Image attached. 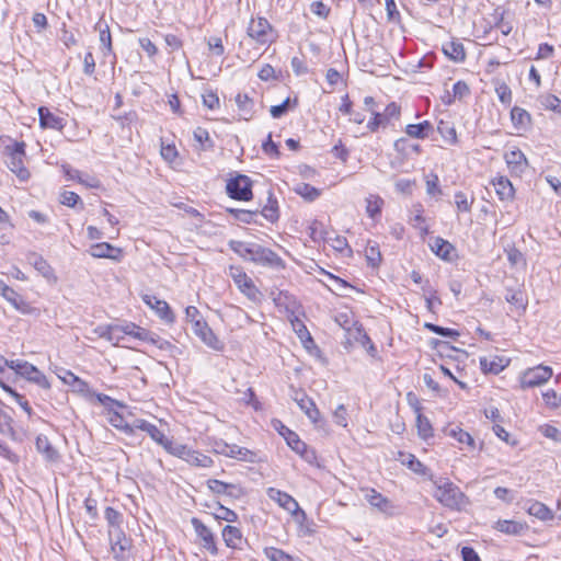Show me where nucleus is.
<instances>
[{"instance_id":"nucleus-1","label":"nucleus","mask_w":561,"mask_h":561,"mask_svg":"<svg viewBox=\"0 0 561 561\" xmlns=\"http://www.w3.org/2000/svg\"><path fill=\"white\" fill-rule=\"evenodd\" d=\"M228 245L236 254L244 260H250L265 266L284 267V261L277 253L257 243L230 240Z\"/></svg>"},{"instance_id":"nucleus-2","label":"nucleus","mask_w":561,"mask_h":561,"mask_svg":"<svg viewBox=\"0 0 561 561\" xmlns=\"http://www.w3.org/2000/svg\"><path fill=\"white\" fill-rule=\"evenodd\" d=\"M434 497L450 510L459 511L468 504V497L465 493L450 481H444L442 484H437Z\"/></svg>"},{"instance_id":"nucleus-3","label":"nucleus","mask_w":561,"mask_h":561,"mask_svg":"<svg viewBox=\"0 0 561 561\" xmlns=\"http://www.w3.org/2000/svg\"><path fill=\"white\" fill-rule=\"evenodd\" d=\"M25 147L24 141H15L13 145L5 147V152L9 156L7 165L21 181H27L31 175L24 167Z\"/></svg>"},{"instance_id":"nucleus-4","label":"nucleus","mask_w":561,"mask_h":561,"mask_svg":"<svg viewBox=\"0 0 561 561\" xmlns=\"http://www.w3.org/2000/svg\"><path fill=\"white\" fill-rule=\"evenodd\" d=\"M247 33L260 45L272 44L276 38L273 26L265 18L252 19L248 25Z\"/></svg>"},{"instance_id":"nucleus-5","label":"nucleus","mask_w":561,"mask_h":561,"mask_svg":"<svg viewBox=\"0 0 561 561\" xmlns=\"http://www.w3.org/2000/svg\"><path fill=\"white\" fill-rule=\"evenodd\" d=\"M227 194L230 198L236 201L248 202L253 197L252 181L249 176L238 174L230 179L226 185Z\"/></svg>"},{"instance_id":"nucleus-6","label":"nucleus","mask_w":561,"mask_h":561,"mask_svg":"<svg viewBox=\"0 0 561 561\" xmlns=\"http://www.w3.org/2000/svg\"><path fill=\"white\" fill-rule=\"evenodd\" d=\"M11 369L43 389L50 388V382L47 377L37 367L26 360H11Z\"/></svg>"},{"instance_id":"nucleus-7","label":"nucleus","mask_w":561,"mask_h":561,"mask_svg":"<svg viewBox=\"0 0 561 561\" xmlns=\"http://www.w3.org/2000/svg\"><path fill=\"white\" fill-rule=\"evenodd\" d=\"M13 419L0 408V433L9 435L12 439H15V430L13 428ZM0 456L9 460L12 463L20 461L19 456L13 453L7 444L0 439Z\"/></svg>"},{"instance_id":"nucleus-8","label":"nucleus","mask_w":561,"mask_h":561,"mask_svg":"<svg viewBox=\"0 0 561 561\" xmlns=\"http://www.w3.org/2000/svg\"><path fill=\"white\" fill-rule=\"evenodd\" d=\"M373 118L367 123V128L375 133L379 127H387L392 118L398 119L401 113L400 106L391 102L388 104L382 113L370 110Z\"/></svg>"},{"instance_id":"nucleus-9","label":"nucleus","mask_w":561,"mask_h":561,"mask_svg":"<svg viewBox=\"0 0 561 561\" xmlns=\"http://www.w3.org/2000/svg\"><path fill=\"white\" fill-rule=\"evenodd\" d=\"M362 492L364 493L365 500L373 508L389 517L396 514V505L375 489L362 488Z\"/></svg>"},{"instance_id":"nucleus-10","label":"nucleus","mask_w":561,"mask_h":561,"mask_svg":"<svg viewBox=\"0 0 561 561\" xmlns=\"http://www.w3.org/2000/svg\"><path fill=\"white\" fill-rule=\"evenodd\" d=\"M551 376L552 369L548 366L539 365L534 368H529L523 374L520 378L522 388L525 389L539 387L547 382Z\"/></svg>"},{"instance_id":"nucleus-11","label":"nucleus","mask_w":561,"mask_h":561,"mask_svg":"<svg viewBox=\"0 0 561 561\" xmlns=\"http://www.w3.org/2000/svg\"><path fill=\"white\" fill-rule=\"evenodd\" d=\"M213 450L216 454L224 455L230 458H237L244 461H253L254 453L248 448L240 447L238 445H230L222 439L215 440L213 444Z\"/></svg>"},{"instance_id":"nucleus-12","label":"nucleus","mask_w":561,"mask_h":561,"mask_svg":"<svg viewBox=\"0 0 561 561\" xmlns=\"http://www.w3.org/2000/svg\"><path fill=\"white\" fill-rule=\"evenodd\" d=\"M294 400L317 427H323L325 422L321 417L320 411L311 398H309L304 391H300L295 393Z\"/></svg>"},{"instance_id":"nucleus-13","label":"nucleus","mask_w":561,"mask_h":561,"mask_svg":"<svg viewBox=\"0 0 561 561\" xmlns=\"http://www.w3.org/2000/svg\"><path fill=\"white\" fill-rule=\"evenodd\" d=\"M111 550L116 560L123 561L126 558V551L130 547L129 540L121 527L108 529Z\"/></svg>"},{"instance_id":"nucleus-14","label":"nucleus","mask_w":561,"mask_h":561,"mask_svg":"<svg viewBox=\"0 0 561 561\" xmlns=\"http://www.w3.org/2000/svg\"><path fill=\"white\" fill-rule=\"evenodd\" d=\"M267 495L291 515L301 514L305 516V512L300 510L298 502L290 494L275 488H268Z\"/></svg>"},{"instance_id":"nucleus-15","label":"nucleus","mask_w":561,"mask_h":561,"mask_svg":"<svg viewBox=\"0 0 561 561\" xmlns=\"http://www.w3.org/2000/svg\"><path fill=\"white\" fill-rule=\"evenodd\" d=\"M142 301L154 312L157 316L167 323L174 322V313L172 312L169 304L165 300L159 299L154 295H142Z\"/></svg>"},{"instance_id":"nucleus-16","label":"nucleus","mask_w":561,"mask_h":561,"mask_svg":"<svg viewBox=\"0 0 561 561\" xmlns=\"http://www.w3.org/2000/svg\"><path fill=\"white\" fill-rule=\"evenodd\" d=\"M231 276L238 288L251 300H256L260 296L259 289L253 284L252 279L241 270L231 267Z\"/></svg>"},{"instance_id":"nucleus-17","label":"nucleus","mask_w":561,"mask_h":561,"mask_svg":"<svg viewBox=\"0 0 561 561\" xmlns=\"http://www.w3.org/2000/svg\"><path fill=\"white\" fill-rule=\"evenodd\" d=\"M191 524L196 535L203 540V546L211 554H217L218 549L211 530L198 518L193 517Z\"/></svg>"},{"instance_id":"nucleus-18","label":"nucleus","mask_w":561,"mask_h":561,"mask_svg":"<svg viewBox=\"0 0 561 561\" xmlns=\"http://www.w3.org/2000/svg\"><path fill=\"white\" fill-rule=\"evenodd\" d=\"M193 332L209 347L219 351L222 348L221 342L214 334L205 321H196L192 327Z\"/></svg>"},{"instance_id":"nucleus-19","label":"nucleus","mask_w":561,"mask_h":561,"mask_svg":"<svg viewBox=\"0 0 561 561\" xmlns=\"http://www.w3.org/2000/svg\"><path fill=\"white\" fill-rule=\"evenodd\" d=\"M89 253L91 256L98 259H112L114 261H119L122 257V250L108 242L92 244L89 249Z\"/></svg>"},{"instance_id":"nucleus-20","label":"nucleus","mask_w":561,"mask_h":561,"mask_svg":"<svg viewBox=\"0 0 561 561\" xmlns=\"http://www.w3.org/2000/svg\"><path fill=\"white\" fill-rule=\"evenodd\" d=\"M504 159L508 169L514 174H522L528 165L524 152L520 151L519 149H513L505 152Z\"/></svg>"},{"instance_id":"nucleus-21","label":"nucleus","mask_w":561,"mask_h":561,"mask_svg":"<svg viewBox=\"0 0 561 561\" xmlns=\"http://www.w3.org/2000/svg\"><path fill=\"white\" fill-rule=\"evenodd\" d=\"M39 125L43 128L61 130L65 127V119L51 113L47 107L38 108Z\"/></svg>"},{"instance_id":"nucleus-22","label":"nucleus","mask_w":561,"mask_h":561,"mask_svg":"<svg viewBox=\"0 0 561 561\" xmlns=\"http://www.w3.org/2000/svg\"><path fill=\"white\" fill-rule=\"evenodd\" d=\"M508 365V359L501 356L481 357L480 367L484 374H499Z\"/></svg>"},{"instance_id":"nucleus-23","label":"nucleus","mask_w":561,"mask_h":561,"mask_svg":"<svg viewBox=\"0 0 561 561\" xmlns=\"http://www.w3.org/2000/svg\"><path fill=\"white\" fill-rule=\"evenodd\" d=\"M36 450L44 456L47 461L55 462L59 458L56 448L50 444L45 435H38L35 440Z\"/></svg>"},{"instance_id":"nucleus-24","label":"nucleus","mask_w":561,"mask_h":561,"mask_svg":"<svg viewBox=\"0 0 561 561\" xmlns=\"http://www.w3.org/2000/svg\"><path fill=\"white\" fill-rule=\"evenodd\" d=\"M443 53L455 62H463L466 60V50L459 41H449L443 44Z\"/></svg>"},{"instance_id":"nucleus-25","label":"nucleus","mask_w":561,"mask_h":561,"mask_svg":"<svg viewBox=\"0 0 561 561\" xmlns=\"http://www.w3.org/2000/svg\"><path fill=\"white\" fill-rule=\"evenodd\" d=\"M135 339L156 345L160 350H167L170 347V343L168 341L141 327H138V329L135 331Z\"/></svg>"},{"instance_id":"nucleus-26","label":"nucleus","mask_w":561,"mask_h":561,"mask_svg":"<svg viewBox=\"0 0 561 561\" xmlns=\"http://www.w3.org/2000/svg\"><path fill=\"white\" fill-rule=\"evenodd\" d=\"M95 30L100 33L101 49L104 56L113 54L112 35L110 27L103 19L95 24Z\"/></svg>"},{"instance_id":"nucleus-27","label":"nucleus","mask_w":561,"mask_h":561,"mask_svg":"<svg viewBox=\"0 0 561 561\" xmlns=\"http://www.w3.org/2000/svg\"><path fill=\"white\" fill-rule=\"evenodd\" d=\"M494 529L506 535L519 536L527 529L523 523L507 519H500L495 523Z\"/></svg>"},{"instance_id":"nucleus-28","label":"nucleus","mask_w":561,"mask_h":561,"mask_svg":"<svg viewBox=\"0 0 561 561\" xmlns=\"http://www.w3.org/2000/svg\"><path fill=\"white\" fill-rule=\"evenodd\" d=\"M28 261L34 266V268L47 280H56L54 270L43 256L33 253L28 256Z\"/></svg>"},{"instance_id":"nucleus-29","label":"nucleus","mask_w":561,"mask_h":561,"mask_svg":"<svg viewBox=\"0 0 561 561\" xmlns=\"http://www.w3.org/2000/svg\"><path fill=\"white\" fill-rule=\"evenodd\" d=\"M492 185L501 201H510L514 196V187L511 181L504 176L492 180Z\"/></svg>"},{"instance_id":"nucleus-30","label":"nucleus","mask_w":561,"mask_h":561,"mask_svg":"<svg viewBox=\"0 0 561 561\" xmlns=\"http://www.w3.org/2000/svg\"><path fill=\"white\" fill-rule=\"evenodd\" d=\"M432 251L443 260L450 261L455 247L447 240L436 237L431 245Z\"/></svg>"},{"instance_id":"nucleus-31","label":"nucleus","mask_w":561,"mask_h":561,"mask_svg":"<svg viewBox=\"0 0 561 561\" xmlns=\"http://www.w3.org/2000/svg\"><path fill=\"white\" fill-rule=\"evenodd\" d=\"M433 125L428 121H424L419 124H409L405 127L408 136L416 139H425L433 131Z\"/></svg>"},{"instance_id":"nucleus-32","label":"nucleus","mask_w":561,"mask_h":561,"mask_svg":"<svg viewBox=\"0 0 561 561\" xmlns=\"http://www.w3.org/2000/svg\"><path fill=\"white\" fill-rule=\"evenodd\" d=\"M511 121L516 129H526L530 126L531 116L526 110L514 106L511 111Z\"/></svg>"},{"instance_id":"nucleus-33","label":"nucleus","mask_w":561,"mask_h":561,"mask_svg":"<svg viewBox=\"0 0 561 561\" xmlns=\"http://www.w3.org/2000/svg\"><path fill=\"white\" fill-rule=\"evenodd\" d=\"M267 203L262 208L261 215L270 222H275L279 218L278 203L272 191H268Z\"/></svg>"},{"instance_id":"nucleus-34","label":"nucleus","mask_w":561,"mask_h":561,"mask_svg":"<svg viewBox=\"0 0 561 561\" xmlns=\"http://www.w3.org/2000/svg\"><path fill=\"white\" fill-rule=\"evenodd\" d=\"M0 295L10 302L16 310L25 312L27 309V304L23 299V297L16 293L13 288L5 285L4 289L0 293Z\"/></svg>"},{"instance_id":"nucleus-35","label":"nucleus","mask_w":561,"mask_h":561,"mask_svg":"<svg viewBox=\"0 0 561 561\" xmlns=\"http://www.w3.org/2000/svg\"><path fill=\"white\" fill-rule=\"evenodd\" d=\"M236 103L239 108L240 116L245 121L251 119L253 116V100L245 93H238L236 96Z\"/></svg>"},{"instance_id":"nucleus-36","label":"nucleus","mask_w":561,"mask_h":561,"mask_svg":"<svg viewBox=\"0 0 561 561\" xmlns=\"http://www.w3.org/2000/svg\"><path fill=\"white\" fill-rule=\"evenodd\" d=\"M527 513L531 516L537 517L540 520H551L553 519L552 511L543 503L538 501L530 502Z\"/></svg>"},{"instance_id":"nucleus-37","label":"nucleus","mask_w":561,"mask_h":561,"mask_svg":"<svg viewBox=\"0 0 561 561\" xmlns=\"http://www.w3.org/2000/svg\"><path fill=\"white\" fill-rule=\"evenodd\" d=\"M208 489L215 494H226L229 496H233L234 491H238V486L231 483H226L224 481L217 479L207 480Z\"/></svg>"},{"instance_id":"nucleus-38","label":"nucleus","mask_w":561,"mask_h":561,"mask_svg":"<svg viewBox=\"0 0 561 561\" xmlns=\"http://www.w3.org/2000/svg\"><path fill=\"white\" fill-rule=\"evenodd\" d=\"M222 539L227 547L237 548L242 539L241 530L234 526L227 525L222 529Z\"/></svg>"},{"instance_id":"nucleus-39","label":"nucleus","mask_w":561,"mask_h":561,"mask_svg":"<svg viewBox=\"0 0 561 561\" xmlns=\"http://www.w3.org/2000/svg\"><path fill=\"white\" fill-rule=\"evenodd\" d=\"M298 106V99L287 98L283 103L278 105H273L270 108V113L273 118H280L284 116L289 110H294Z\"/></svg>"},{"instance_id":"nucleus-40","label":"nucleus","mask_w":561,"mask_h":561,"mask_svg":"<svg viewBox=\"0 0 561 561\" xmlns=\"http://www.w3.org/2000/svg\"><path fill=\"white\" fill-rule=\"evenodd\" d=\"M294 191L308 202H313L321 195V191L309 183H298Z\"/></svg>"},{"instance_id":"nucleus-41","label":"nucleus","mask_w":561,"mask_h":561,"mask_svg":"<svg viewBox=\"0 0 561 561\" xmlns=\"http://www.w3.org/2000/svg\"><path fill=\"white\" fill-rule=\"evenodd\" d=\"M400 461L415 473H425V466L412 454L400 453Z\"/></svg>"},{"instance_id":"nucleus-42","label":"nucleus","mask_w":561,"mask_h":561,"mask_svg":"<svg viewBox=\"0 0 561 561\" xmlns=\"http://www.w3.org/2000/svg\"><path fill=\"white\" fill-rule=\"evenodd\" d=\"M437 131L439 135L445 139V141L449 145H456L457 144V133L455 129V126L445 121H439L437 125Z\"/></svg>"},{"instance_id":"nucleus-43","label":"nucleus","mask_w":561,"mask_h":561,"mask_svg":"<svg viewBox=\"0 0 561 561\" xmlns=\"http://www.w3.org/2000/svg\"><path fill=\"white\" fill-rule=\"evenodd\" d=\"M291 325H293L294 331L296 332V334L298 335V337L305 345V347L308 348L309 344H313V339H312L310 332L308 331L307 327L300 319L295 318L294 320H291Z\"/></svg>"},{"instance_id":"nucleus-44","label":"nucleus","mask_w":561,"mask_h":561,"mask_svg":"<svg viewBox=\"0 0 561 561\" xmlns=\"http://www.w3.org/2000/svg\"><path fill=\"white\" fill-rule=\"evenodd\" d=\"M227 213H229L234 217V219L243 224L256 222L255 218L259 215V210H247L238 208H227Z\"/></svg>"},{"instance_id":"nucleus-45","label":"nucleus","mask_w":561,"mask_h":561,"mask_svg":"<svg viewBox=\"0 0 561 561\" xmlns=\"http://www.w3.org/2000/svg\"><path fill=\"white\" fill-rule=\"evenodd\" d=\"M108 422L115 428L122 431L124 434L131 436L134 435V427L129 426V424L125 421L124 416L118 412H111Z\"/></svg>"},{"instance_id":"nucleus-46","label":"nucleus","mask_w":561,"mask_h":561,"mask_svg":"<svg viewBox=\"0 0 561 561\" xmlns=\"http://www.w3.org/2000/svg\"><path fill=\"white\" fill-rule=\"evenodd\" d=\"M186 462L201 468H209L214 463L213 459L209 456L204 455L201 451L194 449L191 450L186 459Z\"/></svg>"},{"instance_id":"nucleus-47","label":"nucleus","mask_w":561,"mask_h":561,"mask_svg":"<svg viewBox=\"0 0 561 561\" xmlns=\"http://www.w3.org/2000/svg\"><path fill=\"white\" fill-rule=\"evenodd\" d=\"M67 376H70V386L72 387L73 391L77 393L82 394L83 397H89L94 394V392L91 391L89 383L78 376H76L72 371H67Z\"/></svg>"},{"instance_id":"nucleus-48","label":"nucleus","mask_w":561,"mask_h":561,"mask_svg":"<svg viewBox=\"0 0 561 561\" xmlns=\"http://www.w3.org/2000/svg\"><path fill=\"white\" fill-rule=\"evenodd\" d=\"M100 337L106 339L114 345H118L121 340V329L118 325L100 327L98 329Z\"/></svg>"},{"instance_id":"nucleus-49","label":"nucleus","mask_w":561,"mask_h":561,"mask_svg":"<svg viewBox=\"0 0 561 561\" xmlns=\"http://www.w3.org/2000/svg\"><path fill=\"white\" fill-rule=\"evenodd\" d=\"M470 89L465 81H457L453 87V94H448V100H444V103L450 105L456 99H462L469 95Z\"/></svg>"},{"instance_id":"nucleus-50","label":"nucleus","mask_w":561,"mask_h":561,"mask_svg":"<svg viewBox=\"0 0 561 561\" xmlns=\"http://www.w3.org/2000/svg\"><path fill=\"white\" fill-rule=\"evenodd\" d=\"M416 427L419 436L421 438L427 439L430 437H433V427L430 420L420 412L417 413L416 416Z\"/></svg>"},{"instance_id":"nucleus-51","label":"nucleus","mask_w":561,"mask_h":561,"mask_svg":"<svg viewBox=\"0 0 561 561\" xmlns=\"http://www.w3.org/2000/svg\"><path fill=\"white\" fill-rule=\"evenodd\" d=\"M365 256L368 265L373 267L379 266L381 262V253L379 250V245L376 242H369L365 249Z\"/></svg>"},{"instance_id":"nucleus-52","label":"nucleus","mask_w":561,"mask_h":561,"mask_svg":"<svg viewBox=\"0 0 561 561\" xmlns=\"http://www.w3.org/2000/svg\"><path fill=\"white\" fill-rule=\"evenodd\" d=\"M286 433L287 435L283 432L280 434L285 436L288 446L296 453L302 455L307 449V445L302 440H300L298 435L291 432L289 428H286Z\"/></svg>"},{"instance_id":"nucleus-53","label":"nucleus","mask_w":561,"mask_h":561,"mask_svg":"<svg viewBox=\"0 0 561 561\" xmlns=\"http://www.w3.org/2000/svg\"><path fill=\"white\" fill-rule=\"evenodd\" d=\"M539 102L545 110L561 114V99L554 94H545L539 96Z\"/></svg>"},{"instance_id":"nucleus-54","label":"nucleus","mask_w":561,"mask_h":561,"mask_svg":"<svg viewBox=\"0 0 561 561\" xmlns=\"http://www.w3.org/2000/svg\"><path fill=\"white\" fill-rule=\"evenodd\" d=\"M164 449L175 456V457H179L183 460L186 461L192 448H190L188 446L186 445H182V444H173L171 440H168L167 443V446H164Z\"/></svg>"},{"instance_id":"nucleus-55","label":"nucleus","mask_w":561,"mask_h":561,"mask_svg":"<svg viewBox=\"0 0 561 561\" xmlns=\"http://www.w3.org/2000/svg\"><path fill=\"white\" fill-rule=\"evenodd\" d=\"M60 203L71 208H75L78 205L81 210L84 208V204L80 196L71 191H65L60 194Z\"/></svg>"},{"instance_id":"nucleus-56","label":"nucleus","mask_w":561,"mask_h":561,"mask_svg":"<svg viewBox=\"0 0 561 561\" xmlns=\"http://www.w3.org/2000/svg\"><path fill=\"white\" fill-rule=\"evenodd\" d=\"M0 387L4 391H7L8 393H10L12 397L15 398L19 405L27 413L28 416L32 415L33 410H32L30 403L27 402V400H25L23 396H21L16 391H14L11 387L7 386L1 379H0Z\"/></svg>"},{"instance_id":"nucleus-57","label":"nucleus","mask_w":561,"mask_h":561,"mask_svg":"<svg viewBox=\"0 0 561 561\" xmlns=\"http://www.w3.org/2000/svg\"><path fill=\"white\" fill-rule=\"evenodd\" d=\"M449 435L457 439L460 444H466L470 449H474V439L466 431L460 427L451 428Z\"/></svg>"},{"instance_id":"nucleus-58","label":"nucleus","mask_w":561,"mask_h":561,"mask_svg":"<svg viewBox=\"0 0 561 561\" xmlns=\"http://www.w3.org/2000/svg\"><path fill=\"white\" fill-rule=\"evenodd\" d=\"M264 554L270 561H293L288 553L275 547L265 548Z\"/></svg>"},{"instance_id":"nucleus-59","label":"nucleus","mask_w":561,"mask_h":561,"mask_svg":"<svg viewBox=\"0 0 561 561\" xmlns=\"http://www.w3.org/2000/svg\"><path fill=\"white\" fill-rule=\"evenodd\" d=\"M424 327L427 330H430L431 332H433L437 335H440V336L451 337V339H456L459 336V332L457 330H454L450 328H444V327H440V325H437L434 323H425Z\"/></svg>"},{"instance_id":"nucleus-60","label":"nucleus","mask_w":561,"mask_h":561,"mask_svg":"<svg viewBox=\"0 0 561 561\" xmlns=\"http://www.w3.org/2000/svg\"><path fill=\"white\" fill-rule=\"evenodd\" d=\"M104 517L111 526L110 529L119 527L123 520V515L115 508L107 506L104 512Z\"/></svg>"},{"instance_id":"nucleus-61","label":"nucleus","mask_w":561,"mask_h":561,"mask_svg":"<svg viewBox=\"0 0 561 561\" xmlns=\"http://www.w3.org/2000/svg\"><path fill=\"white\" fill-rule=\"evenodd\" d=\"M365 330L362 324L354 323V327L347 328V332L345 334V343L352 345L353 343H358L360 335L364 334Z\"/></svg>"},{"instance_id":"nucleus-62","label":"nucleus","mask_w":561,"mask_h":561,"mask_svg":"<svg viewBox=\"0 0 561 561\" xmlns=\"http://www.w3.org/2000/svg\"><path fill=\"white\" fill-rule=\"evenodd\" d=\"M454 197L458 211L469 213L471 210L473 198L469 202L467 195L461 191L456 192Z\"/></svg>"},{"instance_id":"nucleus-63","label":"nucleus","mask_w":561,"mask_h":561,"mask_svg":"<svg viewBox=\"0 0 561 561\" xmlns=\"http://www.w3.org/2000/svg\"><path fill=\"white\" fill-rule=\"evenodd\" d=\"M194 138L197 142L202 145L203 149H209L213 148L214 146L209 133L204 128H196V130L194 131Z\"/></svg>"},{"instance_id":"nucleus-64","label":"nucleus","mask_w":561,"mask_h":561,"mask_svg":"<svg viewBox=\"0 0 561 561\" xmlns=\"http://www.w3.org/2000/svg\"><path fill=\"white\" fill-rule=\"evenodd\" d=\"M495 92H496L497 98L501 101V103H503L505 105H510L511 104V102H512V90H511V88L505 82H502V83L497 84V87L495 88Z\"/></svg>"}]
</instances>
